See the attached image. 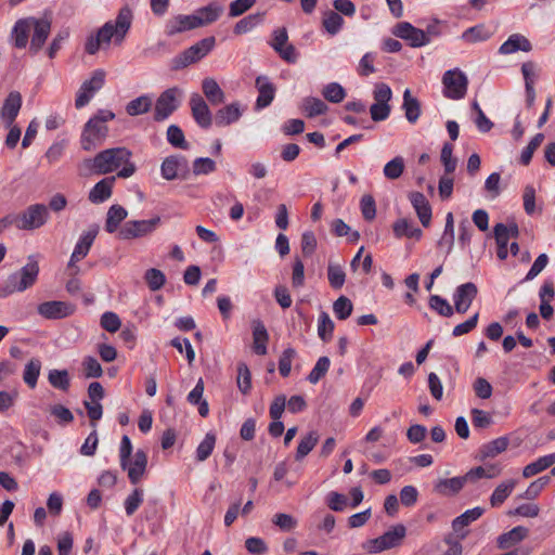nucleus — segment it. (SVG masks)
Returning a JSON list of instances; mask_svg holds the SVG:
<instances>
[{
	"instance_id": "obj_1",
	"label": "nucleus",
	"mask_w": 555,
	"mask_h": 555,
	"mask_svg": "<svg viewBox=\"0 0 555 555\" xmlns=\"http://www.w3.org/2000/svg\"><path fill=\"white\" fill-rule=\"evenodd\" d=\"M132 153L124 146L106 149L99 152L93 158H85L77 166L78 175L89 177L92 175H107L118 168V178H129L135 172V165L130 160Z\"/></svg>"
},
{
	"instance_id": "obj_2",
	"label": "nucleus",
	"mask_w": 555,
	"mask_h": 555,
	"mask_svg": "<svg viewBox=\"0 0 555 555\" xmlns=\"http://www.w3.org/2000/svg\"><path fill=\"white\" fill-rule=\"evenodd\" d=\"M132 18L131 9L122 7L114 22H106L94 34L87 37L85 43L86 53L94 55L101 47L108 46L113 39L116 44H120L131 27Z\"/></svg>"
},
{
	"instance_id": "obj_3",
	"label": "nucleus",
	"mask_w": 555,
	"mask_h": 555,
	"mask_svg": "<svg viewBox=\"0 0 555 555\" xmlns=\"http://www.w3.org/2000/svg\"><path fill=\"white\" fill-rule=\"evenodd\" d=\"M115 118L109 109H100L83 126L80 135V146L83 151L90 152L101 146L108 135L107 121Z\"/></svg>"
},
{
	"instance_id": "obj_4",
	"label": "nucleus",
	"mask_w": 555,
	"mask_h": 555,
	"mask_svg": "<svg viewBox=\"0 0 555 555\" xmlns=\"http://www.w3.org/2000/svg\"><path fill=\"white\" fill-rule=\"evenodd\" d=\"M39 274V263L34 256L28 257V262L18 271L10 274L0 285V298L8 297L14 293H21L31 287Z\"/></svg>"
},
{
	"instance_id": "obj_5",
	"label": "nucleus",
	"mask_w": 555,
	"mask_h": 555,
	"mask_svg": "<svg viewBox=\"0 0 555 555\" xmlns=\"http://www.w3.org/2000/svg\"><path fill=\"white\" fill-rule=\"evenodd\" d=\"M215 42V37H207L197 41L195 44L171 59L170 69L180 70L201 61L214 49Z\"/></svg>"
},
{
	"instance_id": "obj_6",
	"label": "nucleus",
	"mask_w": 555,
	"mask_h": 555,
	"mask_svg": "<svg viewBox=\"0 0 555 555\" xmlns=\"http://www.w3.org/2000/svg\"><path fill=\"white\" fill-rule=\"evenodd\" d=\"M16 217L18 230L33 231L43 227L48 222L50 214L44 204H33Z\"/></svg>"
},
{
	"instance_id": "obj_7",
	"label": "nucleus",
	"mask_w": 555,
	"mask_h": 555,
	"mask_svg": "<svg viewBox=\"0 0 555 555\" xmlns=\"http://www.w3.org/2000/svg\"><path fill=\"white\" fill-rule=\"evenodd\" d=\"M406 529L403 525L399 524L386 531L383 535L369 540L364 543L363 547L369 553H378L385 550L396 547L401 544L405 537Z\"/></svg>"
},
{
	"instance_id": "obj_8",
	"label": "nucleus",
	"mask_w": 555,
	"mask_h": 555,
	"mask_svg": "<svg viewBox=\"0 0 555 555\" xmlns=\"http://www.w3.org/2000/svg\"><path fill=\"white\" fill-rule=\"evenodd\" d=\"M160 217L156 216L149 220L126 221L118 231V238L134 240L152 234L160 224Z\"/></svg>"
},
{
	"instance_id": "obj_9",
	"label": "nucleus",
	"mask_w": 555,
	"mask_h": 555,
	"mask_svg": "<svg viewBox=\"0 0 555 555\" xmlns=\"http://www.w3.org/2000/svg\"><path fill=\"white\" fill-rule=\"evenodd\" d=\"M443 94L451 100H461L467 92V76L459 68L449 69L442 76Z\"/></svg>"
},
{
	"instance_id": "obj_10",
	"label": "nucleus",
	"mask_w": 555,
	"mask_h": 555,
	"mask_svg": "<svg viewBox=\"0 0 555 555\" xmlns=\"http://www.w3.org/2000/svg\"><path fill=\"white\" fill-rule=\"evenodd\" d=\"M160 173L165 180L186 179L190 173L189 160L185 156L176 154L166 157L160 165Z\"/></svg>"
},
{
	"instance_id": "obj_11",
	"label": "nucleus",
	"mask_w": 555,
	"mask_h": 555,
	"mask_svg": "<svg viewBox=\"0 0 555 555\" xmlns=\"http://www.w3.org/2000/svg\"><path fill=\"white\" fill-rule=\"evenodd\" d=\"M181 91L177 87L165 90L156 100L154 119L163 121L167 119L178 107Z\"/></svg>"
},
{
	"instance_id": "obj_12",
	"label": "nucleus",
	"mask_w": 555,
	"mask_h": 555,
	"mask_svg": "<svg viewBox=\"0 0 555 555\" xmlns=\"http://www.w3.org/2000/svg\"><path fill=\"white\" fill-rule=\"evenodd\" d=\"M104 83L105 72L103 69L94 70L91 78L82 82L75 100V106L77 108L86 106L93 94L103 88Z\"/></svg>"
},
{
	"instance_id": "obj_13",
	"label": "nucleus",
	"mask_w": 555,
	"mask_h": 555,
	"mask_svg": "<svg viewBox=\"0 0 555 555\" xmlns=\"http://www.w3.org/2000/svg\"><path fill=\"white\" fill-rule=\"evenodd\" d=\"M392 34L403 40L409 41L413 48H421L429 43L427 34L420 28L414 27L408 22H401L396 25Z\"/></svg>"
},
{
	"instance_id": "obj_14",
	"label": "nucleus",
	"mask_w": 555,
	"mask_h": 555,
	"mask_svg": "<svg viewBox=\"0 0 555 555\" xmlns=\"http://www.w3.org/2000/svg\"><path fill=\"white\" fill-rule=\"evenodd\" d=\"M31 22L30 23V30L33 29V37L30 40V47L29 50L34 54L38 53V51L43 47L47 38L50 35L51 31V21L49 18H36V17H29Z\"/></svg>"
},
{
	"instance_id": "obj_15",
	"label": "nucleus",
	"mask_w": 555,
	"mask_h": 555,
	"mask_svg": "<svg viewBox=\"0 0 555 555\" xmlns=\"http://www.w3.org/2000/svg\"><path fill=\"white\" fill-rule=\"evenodd\" d=\"M478 294V288L473 282L461 284L453 294L454 309L457 313H465L472 306Z\"/></svg>"
},
{
	"instance_id": "obj_16",
	"label": "nucleus",
	"mask_w": 555,
	"mask_h": 555,
	"mask_svg": "<svg viewBox=\"0 0 555 555\" xmlns=\"http://www.w3.org/2000/svg\"><path fill=\"white\" fill-rule=\"evenodd\" d=\"M190 106L196 124L203 129H208L212 124V116L205 100L199 94L193 93L190 98Z\"/></svg>"
},
{
	"instance_id": "obj_17",
	"label": "nucleus",
	"mask_w": 555,
	"mask_h": 555,
	"mask_svg": "<svg viewBox=\"0 0 555 555\" xmlns=\"http://www.w3.org/2000/svg\"><path fill=\"white\" fill-rule=\"evenodd\" d=\"M37 311L44 319L56 320L73 314L74 307L65 301L51 300L40 304Z\"/></svg>"
},
{
	"instance_id": "obj_18",
	"label": "nucleus",
	"mask_w": 555,
	"mask_h": 555,
	"mask_svg": "<svg viewBox=\"0 0 555 555\" xmlns=\"http://www.w3.org/2000/svg\"><path fill=\"white\" fill-rule=\"evenodd\" d=\"M22 107V95L18 91H11L4 100L1 108V118L5 127H11Z\"/></svg>"
},
{
	"instance_id": "obj_19",
	"label": "nucleus",
	"mask_w": 555,
	"mask_h": 555,
	"mask_svg": "<svg viewBox=\"0 0 555 555\" xmlns=\"http://www.w3.org/2000/svg\"><path fill=\"white\" fill-rule=\"evenodd\" d=\"M147 466V455L145 451L139 449L135 451L133 459H129L128 478L132 485H138L143 477Z\"/></svg>"
},
{
	"instance_id": "obj_20",
	"label": "nucleus",
	"mask_w": 555,
	"mask_h": 555,
	"mask_svg": "<svg viewBox=\"0 0 555 555\" xmlns=\"http://www.w3.org/2000/svg\"><path fill=\"white\" fill-rule=\"evenodd\" d=\"M96 234H98V230L91 229V230L85 232L79 237V241L77 242V244L74 248V251L70 256V260L68 262V268L74 267L75 262L80 261L88 255V253L96 237Z\"/></svg>"
},
{
	"instance_id": "obj_21",
	"label": "nucleus",
	"mask_w": 555,
	"mask_h": 555,
	"mask_svg": "<svg viewBox=\"0 0 555 555\" xmlns=\"http://www.w3.org/2000/svg\"><path fill=\"white\" fill-rule=\"evenodd\" d=\"M409 199L415 209L421 223L423 227L427 228L431 221V207L428 199L421 192H411L409 194Z\"/></svg>"
},
{
	"instance_id": "obj_22",
	"label": "nucleus",
	"mask_w": 555,
	"mask_h": 555,
	"mask_svg": "<svg viewBox=\"0 0 555 555\" xmlns=\"http://www.w3.org/2000/svg\"><path fill=\"white\" fill-rule=\"evenodd\" d=\"M201 27V21L197 18L196 14L191 15H177L171 18L167 24V33L168 35H175L178 33H183L186 30H191L194 28Z\"/></svg>"
},
{
	"instance_id": "obj_23",
	"label": "nucleus",
	"mask_w": 555,
	"mask_h": 555,
	"mask_svg": "<svg viewBox=\"0 0 555 555\" xmlns=\"http://www.w3.org/2000/svg\"><path fill=\"white\" fill-rule=\"evenodd\" d=\"M529 534V529L524 526H517L507 532L500 534L496 539V546L500 550H508L514 547Z\"/></svg>"
},
{
	"instance_id": "obj_24",
	"label": "nucleus",
	"mask_w": 555,
	"mask_h": 555,
	"mask_svg": "<svg viewBox=\"0 0 555 555\" xmlns=\"http://www.w3.org/2000/svg\"><path fill=\"white\" fill-rule=\"evenodd\" d=\"M115 177H107L94 184L90 190L88 199L92 204H101L107 201L113 193Z\"/></svg>"
},
{
	"instance_id": "obj_25",
	"label": "nucleus",
	"mask_w": 555,
	"mask_h": 555,
	"mask_svg": "<svg viewBox=\"0 0 555 555\" xmlns=\"http://www.w3.org/2000/svg\"><path fill=\"white\" fill-rule=\"evenodd\" d=\"M529 52L532 50L531 42L520 34H513L508 37V39L501 44L499 48V53L501 54H512L517 51Z\"/></svg>"
},
{
	"instance_id": "obj_26",
	"label": "nucleus",
	"mask_w": 555,
	"mask_h": 555,
	"mask_svg": "<svg viewBox=\"0 0 555 555\" xmlns=\"http://www.w3.org/2000/svg\"><path fill=\"white\" fill-rule=\"evenodd\" d=\"M253 349L256 354L264 356L268 352L267 344L269 341V334L264 324L260 320L253 322Z\"/></svg>"
},
{
	"instance_id": "obj_27",
	"label": "nucleus",
	"mask_w": 555,
	"mask_h": 555,
	"mask_svg": "<svg viewBox=\"0 0 555 555\" xmlns=\"http://www.w3.org/2000/svg\"><path fill=\"white\" fill-rule=\"evenodd\" d=\"M202 91L211 105H219L225 101L224 91L215 78L206 77L202 81Z\"/></svg>"
},
{
	"instance_id": "obj_28",
	"label": "nucleus",
	"mask_w": 555,
	"mask_h": 555,
	"mask_svg": "<svg viewBox=\"0 0 555 555\" xmlns=\"http://www.w3.org/2000/svg\"><path fill=\"white\" fill-rule=\"evenodd\" d=\"M242 116L238 103H231L217 111L215 122L218 127H225L237 121Z\"/></svg>"
},
{
	"instance_id": "obj_29",
	"label": "nucleus",
	"mask_w": 555,
	"mask_h": 555,
	"mask_svg": "<svg viewBox=\"0 0 555 555\" xmlns=\"http://www.w3.org/2000/svg\"><path fill=\"white\" fill-rule=\"evenodd\" d=\"M392 231L397 238L409 237L418 241L423 236V231L405 218L398 219L392 224Z\"/></svg>"
},
{
	"instance_id": "obj_30",
	"label": "nucleus",
	"mask_w": 555,
	"mask_h": 555,
	"mask_svg": "<svg viewBox=\"0 0 555 555\" xmlns=\"http://www.w3.org/2000/svg\"><path fill=\"white\" fill-rule=\"evenodd\" d=\"M128 216V211L125 207L120 205H112L106 214L105 220V231L108 233H114L118 230L120 223L125 221Z\"/></svg>"
},
{
	"instance_id": "obj_31",
	"label": "nucleus",
	"mask_w": 555,
	"mask_h": 555,
	"mask_svg": "<svg viewBox=\"0 0 555 555\" xmlns=\"http://www.w3.org/2000/svg\"><path fill=\"white\" fill-rule=\"evenodd\" d=\"M29 22H31L29 17L20 18L13 26L11 36L17 49H24L27 46L30 33Z\"/></svg>"
},
{
	"instance_id": "obj_32",
	"label": "nucleus",
	"mask_w": 555,
	"mask_h": 555,
	"mask_svg": "<svg viewBox=\"0 0 555 555\" xmlns=\"http://www.w3.org/2000/svg\"><path fill=\"white\" fill-rule=\"evenodd\" d=\"M466 481H468L466 475L463 477L439 479L435 485V491L442 495H453L462 490Z\"/></svg>"
},
{
	"instance_id": "obj_33",
	"label": "nucleus",
	"mask_w": 555,
	"mask_h": 555,
	"mask_svg": "<svg viewBox=\"0 0 555 555\" xmlns=\"http://www.w3.org/2000/svg\"><path fill=\"white\" fill-rule=\"evenodd\" d=\"M319 433L317 430H310L308 434L304 435L298 443L295 460L302 461L318 444L319 441Z\"/></svg>"
},
{
	"instance_id": "obj_34",
	"label": "nucleus",
	"mask_w": 555,
	"mask_h": 555,
	"mask_svg": "<svg viewBox=\"0 0 555 555\" xmlns=\"http://www.w3.org/2000/svg\"><path fill=\"white\" fill-rule=\"evenodd\" d=\"M508 447V438L507 437H499L488 443H485L479 449L480 460H486L489 457H495L496 455L504 452Z\"/></svg>"
},
{
	"instance_id": "obj_35",
	"label": "nucleus",
	"mask_w": 555,
	"mask_h": 555,
	"mask_svg": "<svg viewBox=\"0 0 555 555\" xmlns=\"http://www.w3.org/2000/svg\"><path fill=\"white\" fill-rule=\"evenodd\" d=\"M517 481L508 479L501 482L492 492L490 496V504L493 507H498L504 503V501L511 495L516 487Z\"/></svg>"
},
{
	"instance_id": "obj_36",
	"label": "nucleus",
	"mask_w": 555,
	"mask_h": 555,
	"mask_svg": "<svg viewBox=\"0 0 555 555\" xmlns=\"http://www.w3.org/2000/svg\"><path fill=\"white\" fill-rule=\"evenodd\" d=\"M402 108L409 122L417 121L421 115V104L416 98L412 96L410 89H405L403 93Z\"/></svg>"
},
{
	"instance_id": "obj_37",
	"label": "nucleus",
	"mask_w": 555,
	"mask_h": 555,
	"mask_svg": "<svg viewBox=\"0 0 555 555\" xmlns=\"http://www.w3.org/2000/svg\"><path fill=\"white\" fill-rule=\"evenodd\" d=\"M554 463H555V453L541 456L537 461H534L524 467L522 476L525 478H530V477L547 469Z\"/></svg>"
},
{
	"instance_id": "obj_38",
	"label": "nucleus",
	"mask_w": 555,
	"mask_h": 555,
	"mask_svg": "<svg viewBox=\"0 0 555 555\" xmlns=\"http://www.w3.org/2000/svg\"><path fill=\"white\" fill-rule=\"evenodd\" d=\"M301 109L308 118L324 115L328 106L319 98L307 96L302 100Z\"/></svg>"
},
{
	"instance_id": "obj_39",
	"label": "nucleus",
	"mask_w": 555,
	"mask_h": 555,
	"mask_svg": "<svg viewBox=\"0 0 555 555\" xmlns=\"http://www.w3.org/2000/svg\"><path fill=\"white\" fill-rule=\"evenodd\" d=\"M485 509L482 507H474L472 509L465 511L463 514L457 516L452 521V528L455 532H461L466 526H468L470 522L477 520L479 517L482 516Z\"/></svg>"
},
{
	"instance_id": "obj_40",
	"label": "nucleus",
	"mask_w": 555,
	"mask_h": 555,
	"mask_svg": "<svg viewBox=\"0 0 555 555\" xmlns=\"http://www.w3.org/2000/svg\"><path fill=\"white\" fill-rule=\"evenodd\" d=\"M256 85L258 87V98L256 101L257 108H264L269 106L273 99L275 93V88L271 82H263L261 83V77H258L256 80Z\"/></svg>"
},
{
	"instance_id": "obj_41",
	"label": "nucleus",
	"mask_w": 555,
	"mask_h": 555,
	"mask_svg": "<svg viewBox=\"0 0 555 555\" xmlns=\"http://www.w3.org/2000/svg\"><path fill=\"white\" fill-rule=\"evenodd\" d=\"M501 466L499 464H489L485 466H477L466 473L468 481H474L479 478H494L501 474Z\"/></svg>"
},
{
	"instance_id": "obj_42",
	"label": "nucleus",
	"mask_w": 555,
	"mask_h": 555,
	"mask_svg": "<svg viewBox=\"0 0 555 555\" xmlns=\"http://www.w3.org/2000/svg\"><path fill=\"white\" fill-rule=\"evenodd\" d=\"M152 106V98L150 95H141L131 100L126 105V113L129 116H139L147 113Z\"/></svg>"
},
{
	"instance_id": "obj_43",
	"label": "nucleus",
	"mask_w": 555,
	"mask_h": 555,
	"mask_svg": "<svg viewBox=\"0 0 555 555\" xmlns=\"http://www.w3.org/2000/svg\"><path fill=\"white\" fill-rule=\"evenodd\" d=\"M494 237L498 245L496 255L498 258L504 260L508 255V238H507V230L504 223H496L493 229Z\"/></svg>"
},
{
	"instance_id": "obj_44",
	"label": "nucleus",
	"mask_w": 555,
	"mask_h": 555,
	"mask_svg": "<svg viewBox=\"0 0 555 555\" xmlns=\"http://www.w3.org/2000/svg\"><path fill=\"white\" fill-rule=\"evenodd\" d=\"M491 35V31L483 24H479L467 28L462 34V39L468 43H476L489 39Z\"/></svg>"
},
{
	"instance_id": "obj_45",
	"label": "nucleus",
	"mask_w": 555,
	"mask_h": 555,
	"mask_svg": "<svg viewBox=\"0 0 555 555\" xmlns=\"http://www.w3.org/2000/svg\"><path fill=\"white\" fill-rule=\"evenodd\" d=\"M221 13L222 8L216 3H210L195 12L197 18L201 21V27L216 22Z\"/></svg>"
},
{
	"instance_id": "obj_46",
	"label": "nucleus",
	"mask_w": 555,
	"mask_h": 555,
	"mask_svg": "<svg viewBox=\"0 0 555 555\" xmlns=\"http://www.w3.org/2000/svg\"><path fill=\"white\" fill-rule=\"evenodd\" d=\"M428 306L430 309L436 311L439 315L450 318L454 313V307H452L447 299L439 295H430L428 299Z\"/></svg>"
},
{
	"instance_id": "obj_47",
	"label": "nucleus",
	"mask_w": 555,
	"mask_h": 555,
	"mask_svg": "<svg viewBox=\"0 0 555 555\" xmlns=\"http://www.w3.org/2000/svg\"><path fill=\"white\" fill-rule=\"evenodd\" d=\"M263 20L262 13H256L245 16L244 18L240 20L234 28L233 31L235 35H243L246 33H249L251 29H254L260 22Z\"/></svg>"
},
{
	"instance_id": "obj_48",
	"label": "nucleus",
	"mask_w": 555,
	"mask_h": 555,
	"mask_svg": "<svg viewBox=\"0 0 555 555\" xmlns=\"http://www.w3.org/2000/svg\"><path fill=\"white\" fill-rule=\"evenodd\" d=\"M41 362L39 359H31L25 365V370L23 373L24 382L30 387L35 388L38 382V377L40 375Z\"/></svg>"
},
{
	"instance_id": "obj_49",
	"label": "nucleus",
	"mask_w": 555,
	"mask_h": 555,
	"mask_svg": "<svg viewBox=\"0 0 555 555\" xmlns=\"http://www.w3.org/2000/svg\"><path fill=\"white\" fill-rule=\"evenodd\" d=\"M322 24L325 30L330 35L334 36L341 29L344 25V18L339 15V13L335 11H327L324 14Z\"/></svg>"
},
{
	"instance_id": "obj_50",
	"label": "nucleus",
	"mask_w": 555,
	"mask_h": 555,
	"mask_svg": "<svg viewBox=\"0 0 555 555\" xmlns=\"http://www.w3.org/2000/svg\"><path fill=\"white\" fill-rule=\"evenodd\" d=\"M327 279L332 288L340 289L346 281V273L340 264L330 263L327 266Z\"/></svg>"
},
{
	"instance_id": "obj_51",
	"label": "nucleus",
	"mask_w": 555,
	"mask_h": 555,
	"mask_svg": "<svg viewBox=\"0 0 555 555\" xmlns=\"http://www.w3.org/2000/svg\"><path fill=\"white\" fill-rule=\"evenodd\" d=\"M48 380L54 388L64 391L68 390L70 386L69 375L66 370H51Z\"/></svg>"
},
{
	"instance_id": "obj_52",
	"label": "nucleus",
	"mask_w": 555,
	"mask_h": 555,
	"mask_svg": "<svg viewBox=\"0 0 555 555\" xmlns=\"http://www.w3.org/2000/svg\"><path fill=\"white\" fill-rule=\"evenodd\" d=\"M167 141L177 149L188 150L189 143L185 140L182 129L177 125H170L167 129Z\"/></svg>"
},
{
	"instance_id": "obj_53",
	"label": "nucleus",
	"mask_w": 555,
	"mask_h": 555,
	"mask_svg": "<svg viewBox=\"0 0 555 555\" xmlns=\"http://www.w3.org/2000/svg\"><path fill=\"white\" fill-rule=\"evenodd\" d=\"M216 444V436L211 433H207L204 440L198 444L196 449V460L198 462L206 461L212 453Z\"/></svg>"
},
{
	"instance_id": "obj_54",
	"label": "nucleus",
	"mask_w": 555,
	"mask_h": 555,
	"mask_svg": "<svg viewBox=\"0 0 555 555\" xmlns=\"http://www.w3.org/2000/svg\"><path fill=\"white\" fill-rule=\"evenodd\" d=\"M334 322L326 312H321L318 322V335L323 341H328L334 332Z\"/></svg>"
},
{
	"instance_id": "obj_55",
	"label": "nucleus",
	"mask_w": 555,
	"mask_h": 555,
	"mask_svg": "<svg viewBox=\"0 0 555 555\" xmlns=\"http://www.w3.org/2000/svg\"><path fill=\"white\" fill-rule=\"evenodd\" d=\"M322 94L331 103H340L346 96V91L338 82H330L324 86Z\"/></svg>"
},
{
	"instance_id": "obj_56",
	"label": "nucleus",
	"mask_w": 555,
	"mask_h": 555,
	"mask_svg": "<svg viewBox=\"0 0 555 555\" xmlns=\"http://www.w3.org/2000/svg\"><path fill=\"white\" fill-rule=\"evenodd\" d=\"M353 305L346 296L338 297L333 304V311L338 320H346L352 313Z\"/></svg>"
},
{
	"instance_id": "obj_57",
	"label": "nucleus",
	"mask_w": 555,
	"mask_h": 555,
	"mask_svg": "<svg viewBox=\"0 0 555 555\" xmlns=\"http://www.w3.org/2000/svg\"><path fill=\"white\" fill-rule=\"evenodd\" d=\"M404 171V159L396 156L384 166V175L389 180L398 179Z\"/></svg>"
},
{
	"instance_id": "obj_58",
	"label": "nucleus",
	"mask_w": 555,
	"mask_h": 555,
	"mask_svg": "<svg viewBox=\"0 0 555 555\" xmlns=\"http://www.w3.org/2000/svg\"><path fill=\"white\" fill-rule=\"evenodd\" d=\"M144 279L151 291L160 289L166 283L165 274L155 268L145 271Z\"/></svg>"
},
{
	"instance_id": "obj_59",
	"label": "nucleus",
	"mask_w": 555,
	"mask_h": 555,
	"mask_svg": "<svg viewBox=\"0 0 555 555\" xmlns=\"http://www.w3.org/2000/svg\"><path fill=\"white\" fill-rule=\"evenodd\" d=\"M331 365V361L327 357H321L317 361L314 367L308 375V380L311 384H317L321 378L325 376Z\"/></svg>"
},
{
	"instance_id": "obj_60",
	"label": "nucleus",
	"mask_w": 555,
	"mask_h": 555,
	"mask_svg": "<svg viewBox=\"0 0 555 555\" xmlns=\"http://www.w3.org/2000/svg\"><path fill=\"white\" fill-rule=\"evenodd\" d=\"M237 387L244 395H247L251 388L250 371L245 363L237 365Z\"/></svg>"
},
{
	"instance_id": "obj_61",
	"label": "nucleus",
	"mask_w": 555,
	"mask_h": 555,
	"mask_svg": "<svg viewBox=\"0 0 555 555\" xmlns=\"http://www.w3.org/2000/svg\"><path fill=\"white\" fill-rule=\"evenodd\" d=\"M453 145L451 143L446 142L441 149V163L444 167L446 175H451L455 171L457 162L452 157Z\"/></svg>"
},
{
	"instance_id": "obj_62",
	"label": "nucleus",
	"mask_w": 555,
	"mask_h": 555,
	"mask_svg": "<svg viewBox=\"0 0 555 555\" xmlns=\"http://www.w3.org/2000/svg\"><path fill=\"white\" fill-rule=\"evenodd\" d=\"M82 370L87 378H98L103 374L100 362L92 356H88L83 359Z\"/></svg>"
},
{
	"instance_id": "obj_63",
	"label": "nucleus",
	"mask_w": 555,
	"mask_h": 555,
	"mask_svg": "<svg viewBox=\"0 0 555 555\" xmlns=\"http://www.w3.org/2000/svg\"><path fill=\"white\" fill-rule=\"evenodd\" d=\"M143 502V490L135 488L125 500V511L128 516H132Z\"/></svg>"
},
{
	"instance_id": "obj_64",
	"label": "nucleus",
	"mask_w": 555,
	"mask_h": 555,
	"mask_svg": "<svg viewBox=\"0 0 555 555\" xmlns=\"http://www.w3.org/2000/svg\"><path fill=\"white\" fill-rule=\"evenodd\" d=\"M296 357V350L292 347L286 348L279 360V372L283 377H287L292 370V362Z\"/></svg>"
}]
</instances>
